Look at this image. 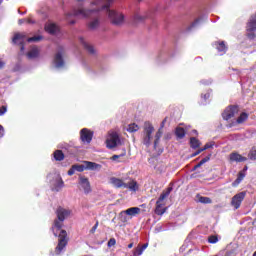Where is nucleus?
<instances>
[{"label":"nucleus","instance_id":"38","mask_svg":"<svg viewBox=\"0 0 256 256\" xmlns=\"http://www.w3.org/2000/svg\"><path fill=\"white\" fill-rule=\"evenodd\" d=\"M98 227H99V222H96V224L91 228L90 233H95Z\"/></svg>","mask_w":256,"mask_h":256},{"label":"nucleus","instance_id":"22","mask_svg":"<svg viewBox=\"0 0 256 256\" xmlns=\"http://www.w3.org/2000/svg\"><path fill=\"white\" fill-rule=\"evenodd\" d=\"M215 47L217 51L220 52V55H223L227 51V46H225V42H217L215 43Z\"/></svg>","mask_w":256,"mask_h":256},{"label":"nucleus","instance_id":"29","mask_svg":"<svg viewBox=\"0 0 256 256\" xmlns=\"http://www.w3.org/2000/svg\"><path fill=\"white\" fill-rule=\"evenodd\" d=\"M175 133L178 139H183V137H185V129L183 127H177Z\"/></svg>","mask_w":256,"mask_h":256},{"label":"nucleus","instance_id":"21","mask_svg":"<svg viewBox=\"0 0 256 256\" xmlns=\"http://www.w3.org/2000/svg\"><path fill=\"white\" fill-rule=\"evenodd\" d=\"M79 41H80L81 45H83V47L88 51V53H91V54L95 53V48H93V46L91 44H88L85 41V38L80 37Z\"/></svg>","mask_w":256,"mask_h":256},{"label":"nucleus","instance_id":"50","mask_svg":"<svg viewBox=\"0 0 256 256\" xmlns=\"http://www.w3.org/2000/svg\"><path fill=\"white\" fill-rule=\"evenodd\" d=\"M140 247L145 251V249H147V247H149V244L146 243V244H144L143 246H140Z\"/></svg>","mask_w":256,"mask_h":256},{"label":"nucleus","instance_id":"54","mask_svg":"<svg viewBox=\"0 0 256 256\" xmlns=\"http://www.w3.org/2000/svg\"><path fill=\"white\" fill-rule=\"evenodd\" d=\"M201 167L200 162L195 166V169Z\"/></svg>","mask_w":256,"mask_h":256},{"label":"nucleus","instance_id":"30","mask_svg":"<svg viewBox=\"0 0 256 256\" xmlns=\"http://www.w3.org/2000/svg\"><path fill=\"white\" fill-rule=\"evenodd\" d=\"M97 27H99V19H94L92 21H90L89 23V29H97Z\"/></svg>","mask_w":256,"mask_h":256},{"label":"nucleus","instance_id":"23","mask_svg":"<svg viewBox=\"0 0 256 256\" xmlns=\"http://www.w3.org/2000/svg\"><path fill=\"white\" fill-rule=\"evenodd\" d=\"M64 183L60 176L56 177V183L54 184V190L55 191H61L63 189Z\"/></svg>","mask_w":256,"mask_h":256},{"label":"nucleus","instance_id":"20","mask_svg":"<svg viewBox=\"0 0 256 256\" xmlns=\"http://www.w3.org/2000/svg\"><path fill=\"white\" fill-rule=\"evenodd\" d=\"M27 57L28 59H37V57H39V48H37V46L31 47L27 53Z\"/></svg>","mask_w":256,"mask_h":256},{"label":"nucleus","instance_id":"7","mask_svg":"<svg viewBox=\"0 0 256 256\" xmlns=\"http://www.w3.org/2000/svg\"><path fill=\"white\" fill-rule=\"evenodd\" d=\"M59 240H58V245L55 249V254L56 255H61V251L67 247V243L69 239L67 238V231L61 230L59 234Z\"/></svg>","mask_w":256,"mask_h":256},{"label":"nucleus","instance_id":"37","mask_svg":"<svg viewBox=\"0 0 256 256\" xmlns=\"http://www.w3.org/2000/svg\"><path fill=\"white\" fill-rule=\"evenodd\" d=\"M115 243H117V241L115 240V238H111L108 241V247H113V245H115Z\"/></svg>","mask_w":256,"mask_h":256},{"label":"nucleus","instance_id":"49","mask_svg":"<svg viewBox=\"0 0 256 256\" xmlns=\"http://www.w3.org/2000/svg\"><path fill=\"white\" fill-rule=\"evenodd\" d=\"M4 131H5V129L3 128V126L0 125V135H1V137H3Z\"/></svg>","mask_w":256,"mask_h":256},{"label":"nucleus","instance_id":"15","mask_svg":"<svg viewBox=\"0 0 256 256\" xmlns=\"http://www.w3.org/2000/svg\"><path fill=\"white\" fill-rule=\"evenodd\" d=\"M165 123H167V118H165L161 123V128L155 134L154 147L157 149V145H159V139L163 136L162 128L165 127Z\"/></svg>","mask_w":256,"mask_h":256},{"label":"nucleus","instance_id":"14","mask_svg":"<svg viewBox=\"0 0 256 256\" xmlns=\"http://www.w3.org/2000/svg\"><path fill=\"white\" fill-rule=\"evenodd\" d=\"M229 159L232 163H243L244 161H247V157L242 156L237 152L231 153Z\"/></svg>","mask_w":256,"mask_h":256},{"label":"nucleus","instance_id":"18","mask_svg":"<svg viewBox=\"0 0 256 256\" xmlns=\"http://www.w3.org/2000/svg\"><path fill=\"white\" fill-rule=\"evenodd\" d=\"M84 165H86V170L88 171H101V164L95 162L85 161Z\"/></svg>","mask_w":256,"mask_h":256},{"label":"nucleus","instance_id":"53","mask_svg":"<svg viewBox=\"0 0 256 256\" xmlns=\"http://www.w3.org/2000/svg\"><path fill=\"white\" fill-rule=\"evenodd\" d=\"M128 249H133V243H130V244L128 245Z\"/></svg>","mask_w":256,"mask_h":256},{"label":"nucleus","instance_id":"26","mask_svg":"<svg viewBox=\"0 0 256 256\" xmlns=\"http://www.w3.org/2000/svg\"><path fill=\"white\" fill-rule=\"evenodd\" d=\"M190 145H191L192 149H197V148L201 147V142L197 138L192 137V138H190Z\"/></svg>","mask_w":256,"mask_h":256},{"label":"nucleus","instance_id":"12","mask_svg":"<svg viewBox=\"0 0 256 256\" xmlns=\"http://www.w3.org/2000/svg\"><path fill=\"white\" fill-rule=\"evenodd\" d=\"M79 185L83 189L84 193H91V183L89 179L84 176L79 177Z\"/></svg>","mask_w":256,"mask_h":256},{"label":"nucleus","instance_id":"4","mask_svg":"<svg viewBox=\"0 0 256 256\" xmlns=\"http://www.w3.org/2000/svg\"><path fill=\"white\" fill-rule=\"evenodd\" d=\"M41 39H43V36H34L31 38H27V34L25 33H16L13 37V43H15L16 45H23V43H25V41H28V43H37L39 41H41Z\"/></svg>","mask_w":256,"mask_h":256},{"label":"nucleus","instance_id":"17","mask_svg":"<svg viewBox=\"0 0 256 256\" xmlns=\"http://www.w3.org/2000/svg\"><path fill=\"white\" fill-rule=\"evenodd\" d=\"M253 31H256V16H252L247 25V32L250 39L253 38V36H251V33H253Z\"/></svg>","mask_w":256,"mask_h":256},{"label":"nucleus","instance_id":"28","mask_svg":"<svg viewBox=\"0 0 256 256\" xmlns=\"http://www.w3.org/2000/svg\"><path fill=\"white\" fill-rule=\"evenodd\" d=\"M54 159L56 161H63V159H65V155L63 154V152L61 150H56L54 152Z\"/></svg>","mask_w":256,"mask_h":256},{"label":"nucleus","instance_id":"2","mask_svg":"<svg viewBox=\"0 0 256 256\" xmlns=\"http://www.w3.org/2000/svg\"><path fill=\"white\" fill-rule=\"evenodd\" d=\"M69 215H71V210L65 208L57 209L58 220H55L54 226L52 227V231L55 237H57V231L61 230V227H63V222L65 219H67V217H69Z\"/></svg>","mask_w":256,"mask_h":256},{"label":"nucleus","instance_id":"47","mask_svg":"<svg viewBox=\"0 0 256 256\" xmlns=\"http://www.w3.org/2000/svg\"><path fill=\"white\" fill-rule=\"evenodd\" d=\"M75 166H72V169L68 171V175H75Z\"/></svg>","mask_w":256,"mask_h":256},{"label":"nucleus","instance_id":"25","mask_svg":"<svg viewBox=\"0 0 256 256\" xmlns=\"http://www.w3.org/2000/svg\"><path fill=\"white\" fill-rule=\"evenodd\" d=\"M247 119H249V115L247 113L243 112L237 118L236 123H238V125H241V123H245V121H247Z\"/></svg>","mask_w":256,"mask_h":256},{"label":"nucleus","instance_id":"32","mask_svg":"<svg viewBox=\"0 0 256 256\" xmlns=\"http://www.w3.org/2000/svg\"><path fill=\"white\" fill-rule=\"evenodd\" d=\"M198 201H199V203H204L205 205H207V204L211 203V198L205 197V196H200L198 198Z\"/></svg>","mask_w":256,"mask_h":256},{"label":"nucleus","instance_id":"42","mask_svg":"<svg viewBox=\"0 0 256 256\" xmlns=\"http://www.w3.org/2000/svg\"><path fill=\"white\" fill-rule=\"evenodd\" d=\"M203 151H205V149L200 148L198 151L192 154V157H197V155H199L200 153H203Z\"/></svg>","mask_w":256,"mask_h":256},{"label":"nucleus","instance_id":"9","mask_svg":"<svg viewBox=\"0 0 256 256\" xmlns=\"http://www.w3.org/2000/svg\"><path fill=\"white\" fill-rule=\"evenodd\" d=\"M247 195V192H240L232 197L231 205L234 207V209H239L241 207V203H243V199H245V196Z\"/></svg>","mask_w":256,"mask_h":256},{"label":"nucleus","instance_id":"35","mask_svg":"<svg viewBox=\"0 0 256 256\" xmlns=\"http://www.w3.org/2000/svg\"><path fill=\"white\" fill-rule=\"evenodd\" d=\"M143 249L141 248V246H138L135 250H134V252H133V255L134 256H141V255H143Z\"/></svg>","mask_w":256,"mask_h":256},{"label":"nucleus","instance_id":"41","mask_svg":"<svg viewBox=\"0 0 256 256\" xmlns=\"http://www.w3.org/2000/svg\"><path fill=\"white\" fill-rule=\"evenodd\" d=\"M24 21H27L28 23H35V20H33L32 18H28L26 20H19V24L21 25V23H23Z\"/></svg>","mask_w":256,"mask_h":256},{"label":"nucleus","instance_id":"33","mask_svg":"<svg viewBox=\"0 0 256 256\" xmlns=\"http://www.w3.org/2000/svg\"><path fill=\"white\" fill-rule=\"evenodd\" d=\"M73 166H74L75 171H78L79 173H83V171L85 169H87L85 164L84 165L76 164V165H73Z\"/></svg>","mask_w":256,"mask_h":256},{"label":"nucleus","instance_id":"56","mask_svg":"<svg viewBox=\"0 0 256 256\" xmlns=\"http://www.w3.org/2000/svg\"><path fill=\"white\" fill-rule=\"evenodd\" d=\"M24 49H25V48L22 46V47H21V51H23Z\"/></svg>","mask_w":256,"mask_h":256},{"label":"nucleus","instance_id":"16","mask_svg":"<svg viewBox=\"0 0 256 256\" xmlns=\"http://www.w3.org/2000/svg\"><path fill=\"white\" fill-rule=\"evenodd\" d=\"M110 185H113V187H116L117 189H121V187L124 189L127 188V183L116 177L110 178Z\"/></svg>","mask_w":256,"mask_h":256},{"label":"nucleus","instance_id":"5","mask_svg":"<svg viewBox=\"0 0 256 256\" xmlns=\"http://www.w3.org/2000/svg\"><path fill=\"white\" fill-rule=\"evenodd\" d=\"M172 188H168L165 192H163L159 199L156 202V209H155V213L156 215H163L165 213V209H163V207H165V198L169 197V195L171 194Z\"/></svg>","mask_w":256,"mask_h":256},{"label":"nucleus","instance_id":"19","mask_svg":"<svg viewBox=\"0 0 256 256\" xmlns=\"http://www.w3.org/2000/svg\"><path fill=\"white\" fill-rule=\"evenodd\" d=\"M45 31L46 33H50V35H55L59 31V27L55 23L49 22L45 25Z\"/></svg>","mask_w":256,"mask_h":256},{"label":"nucleus","instance_id":"44","mask_svg":"<svg viewBox=\"0 0 256 256\" xmlns=\"http://www.w3.org/2000/svg\"><path fill=\"white\" fill-rule=\"evenodd\" d=\"M239 183H241V179L237 178L233 183H232V187H237L239 185Z\"/></svg>","mask_w":256,"mask_h":256},{"label":"nucleus","instance_id":"45","mask_svg":"<svg viewBox=\"0 0 256 256\" xmlns=\"http://www.w3.org/2000/svg\"><path fill=\"white\" fill-rule=\"evenodd\" d=\"M237 178L240 179V181H243V179H245V174L243 172H240Z\"/></svg>","mask_w":256,"mask_h":256},{"label":"nucleus","instance_id":"40","mask_svg":"<svg viewBox=\"0 0 256 256\" xmlns=\"http://www.w3.org/2000/svg\"><path fill=\"white\" fill-rule=\"evenodd\" d=\"M5 113H7V107L2 106V107L0 108V116H1V115H5Z\"/></svg>","mask_w":256,"mask_h":256},{"label":"nucleus","instance_id":"31","mask_svg":"<svg viewBox=\"0 0 256 256\" xmlns=\"http://www.w3.org/2000/svg\"><path fill=\"white\" fill-rule=\"evenodd\" d=\"M122 157H125V152L122 153V154H120V155H113V156L111 157V161H116V163H121Z\"/></svg>","mask_w":256,"mask_h":256},{"label":"nucleus","instance_id":"11","mask_svg":"<svg viewBox=\"0 0 256 256\" xmlns=\"http://www.w3.org/2000/svg\"><path fill=\"white\" fill-rule=\"evenodd\" d=\"M53 65L56 69H63L65 67V60H63V51H59L56 53Z\"/></svg>","mask_w":256,"mask_h":256},{"label":"nucleus","instance_id":"39","mask_svg":"<svg viewBox=\"0 0 256 256\" xmlns=\"http://www.w3.org/2000/svg\"><path fill=\"white\" fill-rule=\"evenodd\" d=\"M211 148H213V143H207L202 149H204V151H207V149H211Z\"/></svg>","mask_w":256,"mask_h":256},{"label":"nucleus","instance_id":"13","mask_svg":"<svg viewBox=\"0 0 256 256\" xmlns=\"http://www.w3.org/2000/svg\"><path fill=\"white\" fill-rule=\"evenodd\" d=\"M141 213V208L139 207H131L121 212V215H128L130 219L132 217H137Z\"/></svg>","mask_w":256,"mask_h":256},{"label":"nucleus","instance_id":"27","mask_svg":"<svg viewBox=\"0 0 256 256\" xmlns=\"http://www.w3.org/2000/svg\"><path fill=\"white\" fill-rule=\"evenodd\" d=\"M126 130L128 131V133H137V131H139V125L132 123L128 125Z\"/></svg>","mask_w":256,"mask_h":256},{"label":"nucleus","instance_id":"34","mask_svg":"<svg viewBox=\"0 0 256 256\" xmlns=\"http://www.w3.org/2000/svg\"><path fill=\"white\" fill-rule=\"evenodd\" d=\"M249 159H251L252 161L256 160V150L255 148H252L248 154Z\"/></svg>","mask_w":256,"mask_h":256},{"label":"nucleus","instance_id":"10","mask_svg":"<svg viewBox=\"0 0 256 256\" xmlns=\"http://www.w3.org/2000/svg\"><path fill=\"white\" fill-rule=\"evenodd\" d=\"M80 139L82 143H87V145H89V143H91L93 140V132L87 128L82 129L80 131Z\"/></svg>","mask_w":256,"mask_h":256},{"label":"nucleus","instance_id":"6","mask_svg":"<svg viewBox=\"0 0 256 256\" xmlns=\"http://www.w3.org/2000/svg\"><path fill=\"white\" fill-rule=\"evenodd\" d=\"M121 144V139L119 138V134L117 132H109L106 137V147L108 149H115L118 145Z\"/></svg>","mask_w":256,"mask_h":256},{"label":"nucleus","instance_id":"48","mask_svg":"<svg viewBox=\"0 0 256 256\" xmlns=\"http://www.w3.org/2000/svg\"><path fill=\"white\" fill-rule=\"evenodd\" d=\"M202 97H204V101H207V99H209V97H211V94L210 93H206Z\"/></svg>","mask_w":256,"mask_h":256},{"label":"nucleus","instance_id":"52","mask_svg":"<svg viewBox=\"0 0 256 256\" xmlns=\"http://www.w3.org/2000/svg\"><path fill=\"white\" fill-rule=\"evenodd\" d=\"M202 83H203L204 85H211V81H207V82L202 81Z\"/></svg>","mask_w":256,"mask_h":256},{"label":"nucleus","instance_id":"36","mask_svg":"<svg viewBox=\"0 0 256 256\" xmlns=\"http://www.w3.org/2000/svg\"><path fill=\"white\" fill-rule=\"evenodd\" d=\"M209 243H217V241H219V239L217 238V236H210L208 238Z\"/></svg>","mask_w":256,"mask_h":256},{"label":"nucleus","instance_id":"57","mask_svg":"<svg viewBox=\"0 0 256 256\" xmlns=\"http://www.w3.org/2000/svg\"><path fill=\"white\" fill-rule=\"evenodd\" d=\"M252 256H256V251L253 253V255Z\"/></svg>","mask_w":256,"mask_h":256},{"label":"nucleus","instance_id":"43","mask_svg":"<svg viewBox=\"0 0 256 256\" xmlns=\"http://www.w3.org/2000/svg\"><path fill=\"white\" fill-rule=\"evenodd\" d=\"M209 159H211L209 156L203 158V159L200 161V165H205V163H207V161H209Z\"/></svg>","mask_w":256,"mask_h":256},{"label":"nucleus","instance_id":"55","mask_svg":"<svg viewBox=\"0 0 256 256\" xmlns=\"http://www.w3.org/2000/svg\"><path fill=\"white\" fill-rule=\"evenodd\" d=\"M197 23H199V21H196L193 25H197Z\"/></svg>","mask_w":256,"mask_h":256},{"label":"nucleus","instance_id":"51","mask_svg":"<svg viewBox=\"0 0 256 256\" xmlns=\"http://www.w3.org/2000/svg\"><path fill=\"white\" fill-rule=\"evenodd\" d=\"M4 66H5V62L0 60V69H3Z\"/></svg>","mask_w":256,"mask_h":256},{"label":"nucleus","instance_id":"1","mask_svg":"<svg viewBox=\"0 0 256 256\" xmlns=\"http://www.w3.org/2000/svg\"><path fill=\"white\" fill-rule=\"evenodd\" d=\"M91 7L92 9L90 10L80 8L76 10L73 15H75V17H93V15H97V13L101 11L102 7V9H106L108 17L114 25H121L123 21H125V16H123V14L118 13L115 10H109V3L103 5V0H96L92 3Z\"/></svg>","mask_w":256,"mask_h":256},{"label":"nucleus","instance_id":"24","mask_svg":"<svg viewBox=\"0 0 256 256\" xmlns=\"http://www.w3.org/2000/svg\"><path fill=\"white\" fill-rule=\"evenodd\" d=\"M126 184H127L126 189H129L130 191H137V189H139V185L135 182V180H131Z\"/></svg>","mask_w":256,"mask_h":256},{"label":"nucleus","instance_id":"3","mask_svg":"<svg viewBox=\"0 0 256 256\" xmlns=\"http://www.w3.org/2000/svg\"><path fill=\"white\" fill-rule=\"evenodd\" d=\"M153 138H155V127L151 122H145L142 132V143L149 147L151 145Z\"/></svg>","mask_w":256,"mask_h":256},{"label":"nucleus","instance_id":"58","mask_svg":"<svg viewBox=\"0 0 256 256\" xmlns=\"http://www.w3.org/2000/svg\"><path fill=\"white\" fill-rule=\"evenodd\" d=\"M1 3H3V0H0V5H1Z\"/></svg>","mask_w":256,"mask_h":256},{"label":"nucleus","instance_id":"46","mask_svg":"<svg viewBox=\"0 0 256 256\" xmlns=\"http://www.w3.org/2000/svg\"><path fill=\"white\" fill-rule=\"evenodd\" d=\"M134 19H135V21H141L143 19V17L140 16V14H135Z\"/></svg>","mask_w":256,"mask_h":256},{"label":"nucleus","instance_id":"8","mask_svg":"<svg viewBox=\"0 0 256 256\" xmlns=\"http://www.w3.org/2000/svg\"><path fill=\"white\" fill-rule=\"evenodd\" d=\"M239 113V108L237 106H230L224 110L222 113V117L224 121H231L233 119L234 115H237Z\"/></svg>","mask_w":256,"mask_h":256}]
</instances>
